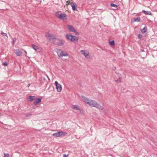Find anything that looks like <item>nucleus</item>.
I'll list each match as a JSON object with an SVG mask.
<instances>
[{
    "label": "nucleus",
    "instance_id": "f257e3e1",
    "mask_svg": "<svg viewBox=\"0 0 157 157\" xmlns=\"http://www.w3.org/2000/svg\"><path fill=\"white\" fill-rule=\"evenodd\" d=\"M82 98L85 103L87 104L90 106L96 107L100 110L103 109V106L98 104L96 101L90 99L83 95L82 96Z\"/></svg>",
    "mask_w": 157,
    "mask_h": 157
},
{
    "label": "nucleus",
    "instance_id": "f03ea898",
    "mask_svg": "<svg viewBox=\"0 0 157 157\" xmlns=\"http://www.w3.org/2000/svg\"><path fill=\"white\" fill-rule=\"evenodd\" d=\"M55 51L57 52L58 56L59 57H62L63 56H68V54L66 52L64 53V52L62 50L59 49H56Z\"/></svg>",
    "mask_w": 157,
    "mask_h": 157
},
{
    "label": "nucleus",
    "instance_id": "7ed1b4c3",
    "mask_svg": "<svg viewBox=\"0 0 157 157\" xmlns=\"http://www.w3.org/2000/svg\"><path fill=\"white\" fill-rule=\"evenodd\" d=\"M66 133L64 132H59L53 133L52 135L56 137H60L62 136H64Z\"/></svg>",
    "mask_w": 157,
    "mask_h": 157
},
{
    "label": "nucleus",
    "instance_id": "20e7f679",
    "mask_svg": "<svg viewBox=\"0 0 157 157\" xmlns=\"http://www.w3.org/2000/svg\"><path fill=\"white\" fill-rule=\"evenodd\" d=\"M45 36L46 38L49 40H53L56 39L55 36H54L53 35L48 33H46Z\"/></svg>",
    "mask_w": 157,
    "mask_h": 157
},
{
    "label": "nucleus",
    "instance_id": "39448f33",
    "mask_svg": "<svg viewBox=\"0 0 157 157\" xmlns=\"http://www.w3.org/2000/svg\"><path fill=\"white\" fill-rule=\"evenodd\" d=\"M55 84L57 91L58 92H60L62 88L61 85L60 84H59L58 82L57 81H56L55 82Z\"/></svg>",
    "mask_w": 157,
    "mask_h": 157
},
{
    "label": "nucleus",
    "instance_id": "423d86ee",
    "mask_svg": "<svg viewBox=\"0 0 157 157\" xmlns=\"http://www.w3.org/2000/svg\"><path fill=\"white\" fill-rule=\"evenodd\" d=\"M67 28L69 30L70 32H76V30L71 25H68L67 26Z\"/></svg>",
    "mask_w": 157,
    "mask_h": 157
},
{
    "label": "nucleus",
    "instance_id": "0eeeda50",
    "mask_svg": "<svg viewBox=\"0 0 157 157\" xmlns=\"http://www.w3.org/2000/svg\"><path fill=\"white\" fill-rule=\"evenodd\" d=\"M41 98H38L35 99L34 101L33 102V104L35 105H37L39 103L41 102Z\"/></svg>",
    "mask_w": 157,
    "mask_h": 157
},
{
    "label": "nucleus",
    "instance_id": "6e6552de",
    "mask_svg": "<svg viewBox=\"0 0 157 157\" xmlns=\"http://www.w3.org/2000/svg\"><path fill=\"white\" fill-rule=\"evenodd\" d=\"M71 6L72 7V10L74 11L77 10V5L75 2H72L71 3Z\"/></svg>",
    "mask_w": 157,
    "mask_h": 157
},
{
    "label": "nucleus",
    "instance_id": "1a4fd4ad",
    "mask_svg": "<svg viewBox=\"0 0 157 157\" xmlns=\"http://www.w3.org/2000/svg\"><path fill=\"white\" fill-rule=\"evenodd\" d=\"M59 18L62 20H65L66 19L67 15L65 14L61 13L59 16Z\"/></svg>",
    "mask_w": 157,
    "mask_h": 157
},
{
    "label": "nucleus",
    "instance_id": "9d476101",
    "mask_svg": "<svg viewBox=\"0 0 157 157\" xmlns=\"http://www.w3.org/2000/svg\"><path fill=\"white\" fill-rule=\"evenodd\" d=\"M14 52L17 56H20L22 54V52L19 49H16L14 51Z\"/></svg>",
    "mask_w": 157,
    "mask_h": 157
},
{
    "label": "nucleus",
    "instance_id": "9b49d317",
    "mask_svg": "<svg viewBox=\"0 0 157 157\" xmlns=\"http://www.w3.org/2000/svg\"><path fill=\"white\" fill-rule=\"evenodd\" d=\"M72 108L77 110H80V108H79V106L78 105H72Z\"/></svg>",
    "mask_w": 157,
    "mask_h": 157
},
{
    "label": "nucleus",
    "instance_id": "f8f14e48",
    "mask_svg": "<svg viewBox=\"0 0 157 157\" xmlns=\"http://www.w3.org/2000/svg\"><path fill=\"white\" fill-rule=\"evenodd\" d=\"M59 42L57 43V44L59 46H61L63 45L64 43L63 40L61 39H58Z\"/></svg>",
    "mask_w": 157,
    "mask_h": 157
},
{
    "label": "nucleus",
    "instance_id": "ddd939ff",
    "mask_svg": "<svg viewBox=\"0 0 157 157\" xmlns=\"http://www.w3.org/2000/svg\"><path fill=\"white\" fill-rule=\"evenodd\" d=\"M72 36H73L72 35L68 33L66 35V39L67 40H70V41H71V37H72Z\"/></svg>",
    "mask_w": 157,
    "mask_h": 157
},
{
    "label": "nucleus",
    "instance_id": "4468645a",
    "mask_svg": "<svg viewBox=\"0 0 157 157\" xmlns=\"http://www.w3.org/2000/svg\"><path fill=\"white\" fill-rule=\"evenodd\" d=\"M71 39V41L72 42L76 41L78 40V38L76 36L73 35Z\"/></svg>",
    "mask_w": 157,
    "mask_h": 157
},
{
    "label": "nucleus",
    "instance_id": "2eb2a0df",
    "mask_svg": "<svg viewBox=\"0 0 157 157\" xmlns=\"http://www.w3.org/2000/svg\"><path fill=\"white\" fill-rule=\"evenodd\" d=\"M142 12L144 13L145 14L148 15H152V13L150 11H145L144 10H143L142 11Z\"/></svg>",
    "mask_w": 157,
    "mask_h": 157
},
{
    "label": "nucleus",
    "instance_id": "dca6fc26",
    "mask_svg": "<svg viewBox=\"0 0 157 157\" xmlns=\"http://www.w3.org/2000/svg\"><path fill=\"white\" fill-rule=\"evenodd\" d=\"M35 96H30L28 98L30 102H32L33 100H35L34 99Z\"/></svg>",
    "mask_w": 157,
    "mask_h": 157
},
{
    "label": "nucleus",
    "instance_id": "f3484780",
    "mask_svg": "<svg viewBox=\"0 0 157 157\" xmlns=\"http://www.w3.org/2000/svg\"><path fill=\"white\" fill-rule=\"evenodd\" d=\"M140 17H134L133 18V20L134 22H140Z\"/></svg>",
    "mask_w": 157,
    "mask_h": 157
},
{
    "label": "nucleus",
    "instance_id": "a211bd4d",
    "mask_svg": "<svg viewBox=\"0 0 157 157\" xmlns=\"http://www.w3.org/2000/svg\"><path fill=\"white\" fill-rule=\"evenodd\" d=\"M147 27L145 26L141 30V31L143 33H145L147 31Z\"/></svg>",
    "mask_w": 157,
    "mask_h": 157
},
{
    "label": "nucleus",
    "instance_id": "6ab92c4d",
    "mask_svg": "<svg viewBox=\"0 0 157 157\" xmlns=\"http://www.w3.org/2000/svg\"><path fill=\"white\" fill-rule=\"evenodd\" d=\"M81 52H82V54H83L85 57L87 56L88 55V54L86 53L85 50H81Z\"/></svg>",
    "mask_w": 157,
    "mask_h": 157
},
{
    "label": "nucleus",
    "instance_id": "aec40b11",
    "mask_svg": "<svg viewBox=\"0 0 157 157\" xmlns=\"http://www.w3.org/2000/svg\"><path fill=\"white\" fill-rule=\"evenodd\" d=\"M32 48L36 51L38 49V47L34 44H32Z\"/></svg>",
    "mask_w": 157,
    "mask_h": 157
},
{
    "label": "nucleus",
    "instance_id": "412c9836",
    "mask_svg": "<svg viewBox=\"0 0 157 157\" xmlns=\"http://www.w3.org/2000/svg\"><path fill=\"white\" fill-rule=\"evenodd\" d=\"M61 13H61V12L60 11L57 12L56 13V15L57 18H59V15H60V14H61Z\"/></svg>",
    "mask_w": 157,
    "mask_h": 157
},
{
    "label": "nucleus",
    "instance_id": "4be33fe9",
    "mask_svg": "<svg viewBox=\"0 0 157 157\" xmlns=\"http://www.w3.org/2000/svg\"><path fill=\"white\" fill-rule=\"evenodd\" d=\"M109 44L111 45L114 46L115 44V42H114V40H112L111 41H109Z\"/></svg>",
    "mask_w": 157,
    "mask_h": 157
},
{
    "label": "nucleus",
    "instance_id": "5701e85b",
    "mask_svg": "<svg viewBox=\"0 0 157 157\" xmlns=\"http://www.w3.org/2000/svg\"><path fill=\"white\" fill-rule=\"evenodd\" d=\"M110 6H111L113 7L116 8H117V5L113 3H111L110 4Z\"/></svg>",
    "mask_w": 157,
    "mask_h": 157
},
{
    "label": "nucleus",
    "instance_id": "b1692460",
    "mask_svg": "<svg viewBox=\"0 0 157 157\" xmlns=\"http://www.w3.org/2000/svg\"><path fill=\"white\" fill-rule=\"evenodd\" d=\"M121 78L120 77L118 79H117V80H115V81L116 82H120L121 81Z\"/></svg>",
    "mask_w": 157,
    "mask_h": 157
},
{
    "label": "nucleus",
    "instance_id": "393cba45",
    "mask_svg": "<svg viewBox=\"0 0 157 157\" xmlns=\"http://www.w3.org/2000/svg\"><path fill=\"white\" fill-rule=\"evenodd\" d=\"M4 157H10V155L8 153H4Z\"/></svg>",
    "mask_w": 157,
    "mask_h": 157
},
{
    "label": "nucleus",
    "instance_id": "a878e982",
    "mask_svg": "<svg viewBox=\"0 0 157 157\" xmlns=\"http://www.w3.org/2000/svg\"><path fill=\"white\" fill-rule=\"evenodd\" d=\"M1 34L4 36H6L7 37V34L6 33H4L2 32Z\"/></svg>",
    "mask_w": 157,
    "mask_h": 157
},
{
    "label": "nucleus",
    "instance_id": "bb28decb",
    "mask_svg": "<svg viewBox=\"0 0 157 157\" xmlns=\"http://www.w3.org/2000/svg\"><path fill=\"white\" fill-rule=\"evenodd\" d=\"M16 40H17V39L15 37L13 40V43L12 44L13 45L15 43V42H16Z\"/></svg>",
    "mask_w": 157,
    "mask_h": 157
},
{
    "label": "nucleus",
    "instance_id": "cd10ccee",
    "mask_svg": "<svg viewBox=\"0 0 157 157\" xmlns=\"http://www.w3.org/2000/svg\"><path fill=\"white\" fill-rule=\"evenodd\" d=\"M32 115V114L31 113H27V114H26L25 116L26 117H29L31 116Z\"/></svg>",
    "mask_w": 157,
    "mask_h": 157
},
{
    "label": "nucleus",
    "instance_id": "c85d7f7f",
    "mask_svg": "<svg viewBox=\"0 0 157 157\" xmlns=\"http://www.w3.org/2000/svg\"><path fill=\"white\" fill-rule=\"evenodd\" d=\"M2 65L4 66H6L7 65V63L6 62H4L2 63Z\"/></svg>",
    "mask_w": 157,
    "mask_h": 157
},
{
    "label": "nucleus",
    "instance_id": "c756f323",
    "mask_svg": "<svg viewBox=\"0 0 157 157\" xmlns=\"http://www.w3.org/2000/svg\"><path fill=\"white\" fill-rule=\"evenodd\" d=\"M138 37L139 39H141L142 37V35L140 34H139L138 35Z\"/></svg>",
    "mask_w": 157,
    "mask_h": 157
},
{
    "label": "nucleus",
    "instance_id": "7c9ffc66",
    "mask_svg": "<svg viewBox=\"0 0 157 157\" xmlns=\"http://www.w3.org/2000/svg\"><path fill=\"white\" fill-rule=\"evenodd\" d=\"M68 156V155H66V154H64L63 155V157H67Z\"/></svg>",
    "mask_w": 157,
    "mask_h": 157
},
{
    "label": "nucleus",
    "instance_id": "2f4dec72",
    "mask_svg": "<svg viewBox=\"0 0 157 157\" xmlns=\"http://www.w3.org/2000/svg\"><path fill=\"white\" fill-rule=\"evenodd\" d=\"M66 3L67 4H68L70 3V1L68 0L66 2Z\"/></svg>",
    "mask_w": 157,
    "mask_h": 157
},
{
    "label": "nucleus",
    "instance_id": "473e14b6",
    "mask_svg": "<svg viewBox=\"0 0 157 157\" xmlns=\"http://www.w3.org/2000/svg\"><path fill=\"white\" fill-rule=\"evenodd\" d=\"M42 78H43V79L44 80V81H45V77H42Z\"/></svg>",
    "mask_w": 157,
    "mask_h": 157
},
{
    "label": "nucleus",
    "instance_id": "72a5a7b5",
    "mask_svg": "<svg viewBox=\"0 0 157 157\" xmlns=\"http://www.w3.org/2000/svg\"><path fill=\"white\" fill-rule=\"evenodd\" d=\"M24 52L25 54H27V52L25 51H24Z\"/></svg>",
    "mask_w": 157,
    "mask_h": 157
},
{
    "label": "nucleus",
    "instance_id": "f704fd0d",
    "mask_svg": "<svg viewBox=\"0 0 157 157\" xmlns=\"http://www.w3.org/2000/svg\"><path fill=\"white\" fill-rule=\"evenodd\" d=\"M141 52H144V50H141Z\"/></svg>",
    "mask_w": 157,
    "mask_h": 157
},
{
    "label": "nucleus",
    "instance_id": "c9c22d12",
    "mask_svg": "<svg viewBox=\"0 0 157 157\" xmlns=\"http://www.w3.org/2000/svg\"><path fill=\"white\" fill-rule=\"evenodd\" d=\"M46 77H47L48 78V79H49V78H48V76L47 75H46Z\"/></svg>",
    "mask_w": 157,
    "mask_h": 157
},
{
    "label": "nucleus",
    "instance_id": "e433bc0d",
    "mask_svg": "<svg viewBox=\"0 0 157 157\" xmlns=\"http://www.w3.org/2000/svg\"><path fill=\"white\" fill-rule=\"evenodd\" d=\"M116 69V67H115V68H114V70Z\"/></svg>",
    "mask_w": 157,
    "mask_h": 157
},
{
    "label": "nucleus",
    "instance_id": "4c0bfd02",
    "mask_svg": "<svg viewBox=\"0 0 157 157\" xmlns=\"http://www.w3.org/2000/svg\"><path fill=\"white\" fill-rule=\"evenodd\" d=\"M116 69V67H115V68H114V70Z\"/></svg>",
    "mask_w": 157,
    "mask_h": 157
},
{
    "label": "nucleus",
    "instance_id": "58836bf2",
    "mask_svg": "<svg viewBox=\"0 0 157 157\" xmlns=\"http://www.w3.org/2000/svg\"><path fill=\"white\" fill-rule=\"evenodd\" d=\"M29 85H30V84H28V86H29Z\"/></svg>",
    "mask_w": 157,
    "mask_h": 157
}]
</instances>
